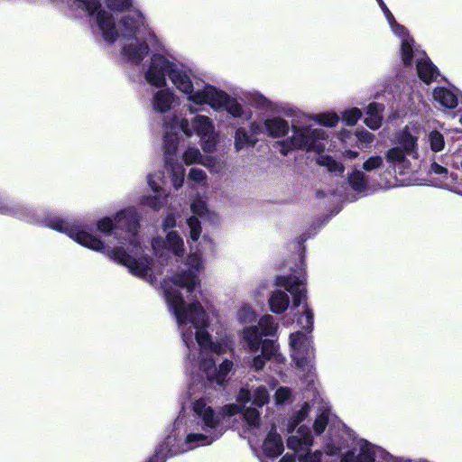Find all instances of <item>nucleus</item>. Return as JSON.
<instances>
[{"mask_svg": "<svg viewBox=\"0 0 462 462\" xmlns=\"http://www.w3.org/2000/svg\"><path fill=\"white\" fill-rule=\"evenodd\" d=\"M189 99L198 105H208V86L204 90H198L195 93L189 94Z\"/></svg>", "mask_w": 462, "mask_h": 462, "instance_id": "603ef678", "label": "nucleus"}, {"mask_svg": "<svg viewBox=\"0 0 462 462\" xmlns=\"http://www.w3.org/2000/svg\"><path fill=\"white\" fill-rule=\"evenodd\" d=\"M44 222L46 226L68 235L84 247L97 252H104L106 249L105 243L90 233L92 226L89 225L70 224L60 217H46Z\"/></svg>", "mask_w": 462, "mask_h": 462, "instance_id": "f03ea898", "label": "nucleus"}, {"mask_svg": "<svg viewBox=\"0 0 462 462\" xmlns=\"http://www.w3.org/2000/svg\"><path fill=\"white\" fill-rule=\"evenodd\" d=\"M313 445V436L307 438H299V436L291 435L287 439V448L294 452L309 449Z\"/></svg>", "mask_w": 462, "mask_h": 462, "instance_id": "bb28decb", "label": "nucleus"}, {"mask_svg": "<svg viewBox=\"0 0 462 462\" xmlns=\"http://www.w3.org/2000/svg\"><path fill=\"white\" fill-rule=\"evenodd\" d=\"M200 417L202 418L204 424L211 429L217 428L220 423V418L215 414L214 410L210 406L204 409V412Z\"/></svg>", "mask_w": 462, "mask_h": 462, "instance_id": "ea45409f", "label": "nucleus"}, {"mask_svg": "<svg viewBox=\"0 0 462 462\" xmlns=\"http://www.w3.org/2000/svg\"><path fill=\"white\" fill-rule=\"evenodd\" d=\"M96 20L104 40L110 44L114 43L118 38V32L113 15L105 10H100L96 14Z\"/></svg>", "mask_w": 462, "mask_h": 462, "instance_id": "1a4fd4ad", "label": "nucleus"}, {"mask_svg": "<svg viewBox=\"0 0 462 462\" xmlns=\"http://www.w3.org/2000/svg\"><path fill=\"white\" fill-rule=\"evenodd\" d=\"M189 177L196 182H201L206 179V173L200 169L192 168L189 172Z\"/></svg>", "mask_w": 462, "mask_h": 462, "instance_id": "e2e57ef3", "label": "nucleus"}, {"mask_svg": "<svg viewBox=\"0 0 462 462\" xmlns=\"http://www.w3.org/2000/svg\"><path fill=\"white\" fill-rule=\"evenodd\" d=\"M407 154L401 147H393L386 152V160L389 162H403Z\"/></svg>", "mask_w": 462, "mask_h": 462, "instance_id": "09e8293b", "label": "nucleus"}, {"mask_svg": "<svg viewBox=\"0 0 462 462\" xmlns=\"http://www.w3.org/2000/svg\"><path fill=\"white\" fill-rule=\"evenodd\" d=\"M252 395L248 389L241 388L236 395V401L243 409L251 401Z\"/></svg>", "mask_w": 462, "mask_h": 462, "instance_id": "13d9d810", "label": "nucleus"}, {"mask_svg": "<svg viewBox=\"0 0 462 462\" xmlns=\"http://www.w3.org/2000/svg\"><path fill=\"white\" fill-rule=\"evenodd\" d=\"M278 143L281 145L280 152L284 156L288 155L292 150H296L291 136L278 142Z\"/></svg>", "mask_w": 462, "mask_h": 462, "instance_id": "052dcab7", "label": "nucleus"}, {"mask_svg": "<svg viewBox=\"0 0 462 462\" xmlns=\"http://www.w3.org/2000/svg\"><path fill=\"white\" fill-rule=\"evenodd\" d=\"M176 226V218L172 214H168L162 224V227L164 231H167L171 228H173Z\"/></svg>", "mask_w": 462, "mask_h": 462, "instance_id": "69168bd1", "label": "nucleus"}, {"mask_svg": "<svg viewBox=\"0 0 462 462\" xmlns=\"http://www.w3.org/2000/svg\"><path fill=\"white\" fill-rule=\"evenodd\" d=\"M416 69L418 77L426 84L431 83L439 75L438 68L430 59H420L417 61Z\"/></svg>", "mask_w": 462, "mask_h": 462, "instance_id": "4468645a", "label": "nucleus"}, {"mask_svg": "<svg viewBox=\"0 0 462 462\" xmlns=\"http://www.w3.org/2000/svg\"><path fill=\"white\" fill-rule=\"evenodd\" d=\"M229 95L213 86H208V105L214 109L224 107L225 104L229 101Z\"/></svg>", "mask_w": 462, "mask_h": 462, "instance_id": "b1692460", "label": "nucleus"}, {"mask_svg": "<svg viewBox=\"0 0 462 462\" xmlns=\"http://www.w3.org/2000/svg\"><path fill=\"white\" fill-rule=\"evenodd\" d=\"M430 148L433 152H440L444 149V137L439 131H432L429 136Z\"/></svg>", "mask_w": 462, "mask_h": 462, "instance_id": "c03bdc74", "label": "nucleus"}, {"mask_svg": "<svg viewBox=\"0 0 462 462\" xmlns=\"http://www.w3.org/2000/svg\"><path fill=\"white\" fill-rule=\"evenodd\" d=\"M170 79L175 87L185 94H191L193 92V83L186 72L179 69L176 66L171 69Z\"/></svg>", "mask_w": 462, "mask_h": 462, "instance_id": "2eb2a0df", "label": "nucleus"}, {"mask_svg": "<svg viewBox=\"0 0 462 462\" xmlns=\"http://www.w3.org/2000/svg\"><path fill=\"white\" fill-rule=\"evenodd\" d=\"M182 159L186 165H191L200 161L201 153L197 148H189L183 153Z\"/></svg>", "mask_w": 462, "mask_h": 462, "instance_id": "8fccbe9b", "label": "nucleus"}, {"mask_svg": "<svg viewBox=\"0 0 462 462\" xmlns=\"http://www.w3.org/2000/svg\"><path fill=\"white\" fill-rule=\"evenodd\" d=\"M307 340V335L302 331H297L290 335V346L294 350H300Z\"/></svg>", "mask_w": 462, "mask_h": 462, "instance_id": "49530a36", "label": "nucleus"}, {"mask_svg": "<svg viewBox=\"0 0 462 462\" xmlns=\"http://www.w3.org/2000/svg\"><path fill=\"white\" fill-rule=\"evenodd\" d=\"M76 2L82 3L83 8L88 13L89 16L97 14L100 11L101 3L99 0H75Z\"/></svg>", "mask_w": 462, "mask_h": 462, "instance_id": "5fc2aeb1", "label": "nucleus"}, {"mask_svg": "<svg viewBox=\"0 0 462 462\" xmlns=\"http://www.w3.org/2000/svg\"><path fill=\"white\" fill-rule=\"evenodd\" d=\"M106 6L114 12H125L133 6V0H106Z\"/></svg>", "mask_w": 462, "mask_h": 462, "instance_id": "37998d69", "label": "nucleus"}, {"mask_svg": "<svg viewBox=\"0 0 462 462\" xmlns=\"http://www.w3.org/2000/svg\"><path fill=\"white\" fill-rule=\"evenodd\" d=\"M233 367V362L225 359L218 367L213 359L204 360L200 365V369L205 374L207 380L210 384L216 383L219 386L224 385L226 378Z\"/></svg>", "mask_w": 462, "mask_h": 462, "instance_id": "423d86ee", "label": "nucleus"}, {"mask_svg": "<svg viewBox=\"0 0 462 462\" xmlns=\"http://www.w3.org/2000/svg\"><path fill=\"white\" fill-rule=\"evenodd\" d=\"M268 359H265L264 356L263 355H258L256 356H254L253 358V362H252V367L255 370V371H261L263 369V367L265 366V362L267 361Z\"/></svg>", "mask_w": 462, "mask_h": 462, "instance_id": "0e129e2a", "label": "nucleus"}, {"mask_svg": "<svg viewBox=\"0 0 462 462\" xmlns=\"http://www.w3.org/2000/svg\"><path fill=\"white\" fill-rule=\"evenodd\" d=\"M263 125L267 135L271 138L283 137L290 130L289 123L280 116L265 119Z\"/></svg>", "mask_w": 462, "mask_h": 462, "instance_id": "f8f14e48", "label": "nucleus"}, {"mask_svg": "<svg viewBox=\"0 0 462 462\" xmlns=\"http://www.w3.org/2000/svg\"><path fill=\"white\" fill-rule=\"evenodd\" d=\"M224 107L226 112L235 118L241 117L244 113L242 105L236 98H232L231 97H229V101L225 104Z\"/></svg>", "mask_w": 462, "mask_h": 462, "instance_id": "a18cd8bd", "label": "nucleus"}, {"mask_svg": "<svg viewBox=\"0 0 462 462\" xmlns=\"http://www.w3.org/2000/svg\"><path fill=\"white\" fill-rule=\"evenodd\" d=\"M243 337L251 352L258 351L261 343L263 342V334L257 326L245 328L243 330Z\"/></svg>", "mask_w": 462, "mask_h": 462, "instance_id": "6ab92c4d", "label": "nucleus"}, {"mask_svg": "<svg viewBox=\"0 0 462 462\" xmlns=\"http://www.w3.org/2000/svg\"><path fill=\"white\" fill-rule=\"evenodd\" d=\"M164 245L165 248L171 251L176 256L181 257L184 255V242L177 231L171 230L167 233Z\"/></svg>", "mask_w": 462, "mask_h": 462, "instance_id": "f3484780", "label": "nucleus"}, {"mask_svg": "<svg viewBox=\"0 0 462 462\" xmlns=\"http://www.w3.org/2000/svg\"><path fill=\"white\" fill-rule=\"evenodd\" d=\"M355 135L356 136L357 141L362 144L361 148L367 147L374 139V135L364 128L361 130L357 129L355 132Z\"/></svg>", "mask_w": 462, "mask_h": 462, "instance_id": "3c124183", "label": "nucleus"}, {"mask_svg": "<svg viewBox=\"0 0 462 462\" xmlns=\"http://www.w3.org/2000/svg\"><path fill=\"white\" fill-rule=\"evenodd\" d=\"M312 119L320 125L327 127H334L339 121V117L335 112L316 114L312 116Z\"/></svg>", "mask_w": 462, "mask_h": 462, "instance_id": "7c9ffc66", "label": "nucleus"}, {"mask_svg": "<svg viewBox=\"0 0 462 462\" xmlns=\"http://www.w3.org/2000/svg\"><path fill=\"white\" fill-rule=\"evenodd\" d=\"M194 133L204 139L213 130L212 122L206 116H197L191 123Z\"/></svg>", "mask_w": 462, "mask_h": 462, "instance_id": "4be33fe9", "label": "nucleus"}, {"mask_svg": "<svg viewBox=\"0 0 462 462\" xmlns=\"http://www.w3.org/2000/svg\"><path fill=\"white\" fill-rule=\"evenodd\" d=\"M284 450L282 437L276 432L274 427L268 432L263 443V451L265 457L270 459L278 457Z\"/></svg>", "mask_w": 462, "mask_h": 462, "instance_id": "9d476101", "label": "nucleus"}, {"mask_svg": "<svg viewBox=\"0 0 462 462\" xmlns=\"http://www.w3.org/2000/svg\"><path fill=\"white\" fill-rule=\"evenodd\" d=\"M304 279H301L296 275L278 276L276 283L278 286L284 287L292 295V307L298 308L302 300L306 298V289H300V286L304 282Z\"/></svg>", "mask_w": 462, "mask_h": 462, "instance_id": "0eeeda50", "label": "nucleus"}, {"mask_svg": "<svg viewBox=\"0 0 462 462\" xmlns=\"http://www.w3.org/2000/svg\"><path fill=\"white\" fill-rule=\"evenodd\" d=\"M347 444L344 445L339 442L329 441L324 446V451L328 456L338 455L342 449L346 448Z\"/></svg>", "mask_w": 462, "mask_h": 462, "instance_id": "6e6d98bb", "label": "nucleus"}, {"mask_svg": "<svg viewBox=\"0 0 462 462\" xmlns=\"http://www.w3.org/2000/svg\"><path fill=\"white\" fill-rule=\"evenodd\" d=\"M165 300L180 325L191 323L196 331V340L204 348L212 345L210 334L206 330V311L199 300L186 304L182 293L173 288L164 290Z\"/></svg>", "mask_w": 462, "mask_h": 462, "instance_id": "f257e3e1", "label": "nucleus"}, {"mask_svg": "<svg viewBox=\"0 0 462 462\" xmlns=\"http://www.w3.org/2000/svg\"><path fill=\"white\" fill-rule=\"evenodd\" d=\"M179 146L178 135L174 133H166L163 137V152L165 156V163H171V157L176 155Z\"/></svg>", "mask_w": 462, "mask_h": 462, "instance_id": "aec40b11", "label": "nucleus"}, {"mask_svg": "<svg viewBox=\"0 0 462 462\" xmlns=\"http://www.w3.org/2000/svg\"><path fill=\"white\" fill-rule=\"evenodd\" d=\"M116 230L135 235L140 228V218L134 208L120 210L115 216Z\"/></svg>", "mask_w": 462, "mask_h": 462, "instance_id": "6e6552de", "label": "nucleus"}, {"mask_svg": "<svg viewBox=\"0 0 462 462\" xmlns=\"http://www.w3.org/2000/svg\"><path fill=\"white\" fill-rule=\"evenodd\" d=\"M258 328L263 336H273L277 331V324L271 315L263 316L258 322Z\"/></svg>", "mask_w": 462, "mask_h": 462, "instance_id": "c756f323", "label": "nucleus"}, {"mask_svg": "<svg viewBox=\"0 0 462 462\" xmlns=\"http://www.w3.org/2000/svg\"><path fill=\"white\" fill-rule=\"evenodd\" d=\"M270 310L275 314L283 313L289 307L290 299L287 293L282 291H274L269 298Z\"/></svg>", "mask_w": 462, "mask_h": 462, "instance_id": "dca6fc26", "label": "nucleus"}, {"mask_svg": "<svg viewBox=\"0 0 462 462\" xmlns=\"http://www.w3.org/2000/svg\"><path fill=\"white\" fill-rule=\"evenodd\" d=\"M175 64L167 60L162 54L154 53L151 57L150 66L145 73L147 82L156 88L166 86V74L170 76Z\"/></svg>", "mask_w": 462, "mask_h": 462, "instance_id": "39448f33", "label": "nucleus"}, {"mask_svg": "<svg viewBox=\"0 0 462 462\" xmlns=\"http://www.w3.org/2000/svg\"><path fill=\"white\" fill-rule=\"evenodd\" d=\"M120 23L125 31V37H134L138 32V25L135 19L130 15L123 16L120 20Z\"/></svg>", "mask_w": 462, "mask_h": 462, "instance_id": "473e14b6", "label": "nucleus"}, {"mask_svg": "<svg viewBox=\"0 0 462 462\" xmlns=\"http://www.w3.org/2000/svg\"><path fill=\"white\" fill-rule=\"evenodd\" d=\"M401 57L404 66L411 65L414 58V51L411 43L408 40H403L402 42Z\"/></svg>", "mask_w": 462, "mask_h": 462, "instance_id": "e433bc0d", "label": "nucleus"}, {"mask_svg": "<svg viewBox=\"0 0 462 462\" xmlns=\"http://www.w3.org/2000/svg\"><path fill=\"white\" fill-rule=\"evenodd\" d=\"M173 95L168 90H159L153 97V106L156 111L166 113L171 109Z\"/></svg>", "mask_w": 462, "mask_h": 462, "instance_id": "412c9836", "label": "nucleus"}, {"mask_svg": "<svg viewBox=\"0 0 462 462\" xmlns=\"http://www.w3.org/2000/svg\"><path fill=\"white\" fill-rule=\"evenodd\" d=\"M292 141L296 150L306 152H316L321 153L325 151V145L319 143V140H326L328 135L323 129L308 126L292 125Z\"/></svg>", "mask_w": 462, "mask_h": 462, "instance_id": "7ed1b4c3", "label": "nucleus"}, {"mask_svg": "<svg viewBox=\"0 0 462 462\" xmlns=\"http://www.w3.org/2000/svg\"><path fill=\"white\" fill-rule=\"evenodd\" d=\"M150 51L149 45L145 41L137 44H127L122 49V54L126 56L128 60L136 65H140Z\"/></svg>", "mask_w": 462, "mask_h": 462, "instance_id": "9b49d317", "label": "nucleus"}, {"mask_svg": "<svg viewBox=\"0 0 462 462\" xmlns=\"http://www.w3.org/2000/svg\"><path fill=\"white\" fill-rule=\"evenodd\" d=\"M270 395L265 386H258L253 395V404L258 408H262L264 404L268 403Z\"/></svg>", "mask_w": 462, "mask_h": 462, "instance_id": "c9c22d12", "label": "nucleus"}, {"mask_svg": "<svg viewBox=\"0 0 462 462\" xmlns=\"http://www.w3.org/2000/svg\"><path fill=\"white\" fill-rule=\"evenodd\" d=\"M291 395V392L288 388L281 387L276 391L275 397L277 402H285Z\"/></svg>", "mask_w": 462, "mask_h": 462, "instance_id": "774afa93", "label": "nucleus"}, {"mask_svg": "<svg viewBox=\"0 0 462 462\" xmlns=\"http://www.w3.org/2000/svg\"><path fill=\"white\" fill-rule=\"evenodd\" d=\"M348 184L353 190L362 192L366 189L368 180L366 176L358 170H354L347 177Z\"/></svg>", "mask_w": 462, "mask_h": 462, "instance_id": "a878e982", "label": "nucleus"}, {"mask_svg": "<svg viewBox=\"0 0 462 462\" xmlns=\"http://www.w3.org/2000/svg\"><path fill=\"white\" fill-rule=\"evenodd\" d=\"M382 166L383 158L379 155L372 156L363 163V169L366 171H371L373 170L379 169Z\"/></svg>", "mask_w": 462, "mask_h": 462, "instance_id": "4d7b16f0", "label": "nucleus"}, {"mask_svg": "<svg viewBox=\"0 0 462 462\" xmlns=\"http://www.w3.org/2000/svg\"><path fill=\"white\" fill-rule=\"evenodd\" d=\"M362 116V111L357 107L347 109L342 113V120L348 126L355 125Z\"/></svg>", "mask_w": 462, "mask_h": 462, "instance_id": "a19ab883", "label": "nucleus"}, {"mask_svg": "<svg viewBox=\"0 0 462 462\" xmlns=\"http://www.w3.org/2000/svg\"><path fill=\"white\" fill-rule=\"evenodd\" d=\"M258 139L248 134L244 127H239L236 130L235 134V148L236 151L244 149L245 146L254 147L257 143Z\"/></svg>", "mask_w": 462, "mask_h": 462, "instance_id": "393cba45", "label": "nucleus"}, {"mask_svg": "<svg viewBox=\"0 0 462 462\" xmlns=\"http://www.w3.org/2000/svg\"><path fill=\"white\" fill-rule=\"evenodd\" d=\"M297 322L307 333H311L314 324L313 310L306 305L304 313L298 319Z\"/></svg>", "mask_w": 462, "mask_h": 462, "instance_id": "72a5a7b5", "label": "nucleus"}, {"mask_svg": "<svg viewBox=\"0 0 462 462\" xmlns=\"http://www.w3.org/2000/svg\"><path fill=\"white\" fill-rule=\"evenodd\" d=\"M399 143L407 155L417 156V138L415 136L405 131L402 134Z\"/></svg>", "mask_w": 462, "mask_h": 462, "instance_id": "cd10ccee", "label": "nucleus"}, {"mask_svg": "<svg viewBox=\"0 0 462 462\" xmlns=\"http://www.w3.org/2000/svg\"><path fill=\"white\" fill-rule=\"evenodd\" d=\"M244 420L246 421V423L253 428H257L260 425V412L255 409L252 407H245L242 411Z\"/></svg>", "mask_w": 462, "mask_h": 462, "instance_id": "f704fd0d", "label": "nucleus"}, {"mask_svg": "<svg viewBox=\"0 0 462 462\" xmlns=\"http://www.w3.org/2000/svg\"><path fill=\"white\" fill-rule=\"evenodd\" d=\"M243 410L242 406L236 403L226 404L222 408L223 413L228 417L242 413Z\"/></svg>", "mask_w": 462, "mask_h": 462, "instance_id": "680f3d73", "label": "nucleus"}, {"mask_svg": "<svg viewBox=\"0 0 462 462\" xmlns=\"http://www.w3.org/2000/svg\"><path fill=\"white\" fill-rule=\"evenodd\" d=\"M430 172L434 173L436 175H441V176L447 177L448 171L446 167L434 162L430 165Z\"/></svg>", "mask_w": 462, "mask_h": 462, "instance_id": "338daca9", "label": "nucleus"}, {"mask_svg": "<svg viewBox=\"0 0 462 462\" xmlns=\"http://www.w3.org/2000/svg\"><path fill=\"white\" fill-rule=\"evenodd\" d=\"M310 410V404L308 402H304L301 408L292 414V416L296 419V423L302 422L308 417Z\"/></svg>", "mask_w": 462, "mask_h": 462, "instance_id": "bf43d9fd", "label": "nucleus"}, {"mask_svg": "<svg viewBox=\"0 0 462 462\" xmlns=\"http://www.w3.org/2000/svg\"><path fill=\"white\" fill-rule=\"evenodd\" d=\"M173 283L181 288H187L188 292L192 293L197 286L198 279L193 273L183 271L174 276Z\"/></svg>", "mask_w": 462, "mask_h": 462, "instance_id": "5701e85b", "label": "nucleus"}, {"mask_svg": "<svg viewBox=\"0 0 462 462\" xmlns=\"http://www.w3.org/2000/svg\"><path fill=\"white\" fill-rule=\"evenodd\" d=\"M97 229L105 236H111L116 228L115 219L109 217H104L97 222Z\"/></svg>", "mask_w": 462, "mask_h": 462, "instance_id": "4c0bfd02", "label": "nucleus"}, {"mask_svg": "<svg viewBox=\"0 0 462 462\" xmlns=\"http://www.w3.org/2000/svg\"><path fill=\"white\" fill-rule=\"evenodd\" d=\"M187 224L189 227L190 239L193 242H197L202 232L200 221L195 216H191L188 218Z\"/></svg>", "mask_w": 462, "mask_h": 462, "instance_id": "79ce46f5", "label": "nucleus"}, {"mask_svg": "<svg viewBox=\"0 0 462 462\" xmlns=\"http://www.w3.org/2000/svg\"><path fill=\"white\" fill-rule=\"evenodd\" d=\"M384 106L380 103L373 102L366 107V117L364 123L372 130H377L381 127L383 122V113Z\"/></svg>", "mask_w": 462, "mask_h": 462, "instance_id": "ddd939ff", "label": "nucleus"}, {"mask_svg": "<svg viewBox=\"0 0 462 462\" xmlns=\"http://www.w3.org/2000/svg\"><path fill=\"white\" fill-rule=\"evenodd\" d=\"M317 163L320 166L326 167L331 173H338L341 175L345 171V166L328 154L320 155L317 159Z\"/></svg>", "mask_w": 462, "mask_h": 462, "instance_id": "c85d7f7f", "label": "nucleus"}, {"mask_svg": "<svg viewBox=\"0 0 462 462\" xmlns=\"http://www.w3.org/2000/svg\"><path fill=\"white\" fill-rule=\"evenodd\" d=\"M261 355L264 356L265 359L271 360L273 356H276L278 352L279 346L274 343L272 339H264L261 343Z\"/></svg>", "mask_w": 462, "mask_h": 462, "instance_id": "58836bf2", "label": "nucleus"}, {"mask_svg": "<svg viewBox=\"0 0 462 462\" xmlns=\"http://www.w3.org/2000/svg\"><path fill=\"white\" fill-rule=\"evenodd\" d=\"M328 424V414L327 411L321 412L314 420L313 430L317 435H321Z\"/></svg>", "mask_w": 462, "mask_h": 462, "instance_id": "de8ad7c7", "label": "nucleus"}, {"mask_svg": "<svg viewBox=\"0 0 462 462\" xmlns=\"http://www.w3.org/2000/svg\"><path fill=\"white\" fill-rule=\"evenodd\" d=\"M169 438L157 447L154 454L149 458L147 462H165L167 457L173 456L171 449L169 448Z\"/></svg>", "mask_w": 462, "mask_h": 462, "instance_id": "2f4dec72", "label": "nucleus"}, {"mask_svg": "<svg viewBox=\"0 0 462 462\" xmlns=\"http://www.w3.org/2000/svg\"><path fill=\"white\" fill-rule=\"evenodd\" d=\"M305 454H301L298 457L299 462H321L322 452L316 450L315 452L310 451V448L306 449Z\"/></svg>", "mask_w": 462, "mask_h": 462, "instance_id": "864d4df0", "label": "nucleus"}, {"mask_svg": "<svg viewBox=\"0 0 462 462\" xmlns=\"http://www.w3.org/2000/svg\"><path fill=\"white\" fill-rule=\"evenodd\" d=\"M433 97L444 107L455 108L457 106V97L448 88H436L433 90Z\"/></svg>", "mask_w": 462, "mask_h": 462, "instance_id": "a211bd4d", "label": "nucleus"}, {"mask_svg": "<svg viewBox=\"0 0 462 462\" xmlns=\"http://www.w3.org/2000/svg\"><path fill=\"white\" fill-rule=\"evenodd\" d=\"M108 256L117 263L128 268L129 272L139 278H145L152 267V259L148 255L138 259L129 254L122 246H116L108 251Z\"/></svg>", "mask_w": 462, "mask_h": 462, "instance_id": "20e7f679", "label": "nucleus"}]
</instances>
